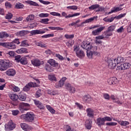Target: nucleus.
<instances>
[{
  "label": "nucleus",
  "instance_id": "obj_1",
  "mask_svg": "<svg viewBox=\"0 0 131 131\" xmlns=\"http://www.w3.org/2000/svg\"><path fill=\"white\" fill-rule=\"evenodd\" d=\"M34 114L32 112H28L26 114L20 116V118L26 122H33L34 120Z\"/></svg>",
  "mask_w": 131,
  "mask_h": 131
},
{
  "label": "nucleus",
  "instance_id": "obj_2",
  "mask_svg": "<svg viewBox=\"0 0 131 131\" xmlns=\"http://www.w3.org/2000/svg\"><path fill=\"white\" fill-rule=\"evenodd\" d=\"M0 71H5L11 67V63L8 60H2L0 61Z\"/></svg>",
  "mask_w": 131,
  "mask_h": 131
},
{
  "label": "nucleus",
  "instance_id": "obj_3",
  "mask_svg": "<svg viewBox=\"0 0 131 131\" xmlns=\"http://www.w3.org/2000/svg\"><path fill=\"white\" fill-rule=\"evenodd\" d=\"M74 51L75 52L77 57H78L80 59L84 58V56H85L84 52L80 50V49H79V47L78 46L76 45L74 46Z\"/></svg>",
  "mask_w": 131,
  "mask_h": 131
},
{
  "label": "nucleus",
  "instance_id": "obj_4",
  "mask_svg": "<svg viewBox=\"0 0 131 131\" xmlns=\"http://www.w3.org/2000/svg\"><path fill=\"white\" fill-rule=\"evenodd\" d=\"M81 47L84 50H86V51L92 50V49H93L94 51H97V50H98V47L94 46L93 47V46L91 45V43H86L85 41H83L82 42Z\"/></svg>",
  "mask_w": 131,
  "mask_h": 131
},
{
  "label": "nucleus",
  "instance_id": "obj_5",
  "mask_svg": "<svg viewBox=\"0 0 131 131\" xmlns=\"http://www.w3.org/2000/svg\"><path fill=\"white\" fill-rule=\"evenodd\" d=\"M7 43L8 44V49L13 50L14 49H16V44L15 43H17V45H20V41H19V39H15L12 42H7Z\"/></svg>",
  "mask_w": 131,
  "mask_h": 131
},
{
  "label": "nucleus",
  "instance_id": "obj_6",
  "mask_svg": "<svg viewBox=\"0 0 131 131\" xmlns=\"http://www.w3.org/2000/svg\"><path fill=\"white\" fill-rule=\"evenodd\" d=\"M19 110L20 111H27L30 109V105L28 103H25L24 102H21L19 104Z\"/></svg>",
  "mask_w": 131,
  "mask_h": 131
},
{
  "label": "nucleus",
  "instance_id": "obj_7",
  "mask_svg": "<svg viewBox=\"0 0 131 131\" xmlns=\"http://www.w3.org/2000/svg\"><path fill=\"white\" fill-rule=\"evenodd\" d=\"M116 59L110 58L107 60L108 67L111 69H113L116 67Z\"/></svg>",
  "mask_w": 131,
  "mask_h": 131
},
{
  "label": "nucleus",
  "instance_id": "obj_8",
  "mask_svg": "<svg viewBox=\"0 0 131 131\" xmlns=\"http://www.w3.org/2000/svg\"><path fill=\"white\" fill-rule=\"evenodd\" d=\"M89 9L91 11H93V10H96V9H98V10H97L96 12H103V11L105 10V9H104L102 7H100V5H99V4L93 5L89 7Z\"/></svg>",
  "mask_w": 131,
  "mask_h": 131
},
{
  "label": "nucleus",
  "instance_id": "obj_9",
  "mask_svg": "<svg viewBox=\"0 0 131 131\" xmlns=\"http://www.w3.org/2000/svg\"><path fill=\"white\" fill-rule=\"evenodd\" d=\"M5 126L6 130H8V128L10 129V130H13V129L16 127L14 123L12 121L9 122L8 124H5Z\"/></svg>",
  "mask_w": 131,
  "mask_h": 131
},
{
  "label": "nucleus",
  "instance_id": "obj_10",
  "mask_svg": "<svg viewBox=\"0 0 131 131\" xmlns=\"http://www.w3.org/2000/svg\"><path fill=\"white\" fill-rule=\"evenodd\" d=\"M129 67H130V64L129 63H125L120 66H118V69L120 70H125L126 69H128Z\"/></svg>",
  "mask_w": 131,
  "mask_h": 131
},
{
  "label": "nucleus",
  "instance_id": "obj_11",
  "mask_svg": "<svg viewBox=\"0 0 131 131\" xmlns=\"http://www.w3.org/2000/svg\"><path fill=\"white\" fill-rule=\"evenodd\" d=\"M104 29H105V27H101L96 30L93 31L92 34L93 35H99Z\"/></svg>",
  "mask_w": 131,
  "mask_h": 131
},
{
  "label": "nucleus",
  "instance_id": "obj_12",
  "mask_svg": "<svg viewBox=\"0 0 131 131\" xmlns=\"http://www.w3.org/2000/svg\"><path fill=\"white\" fill-rule=\"evenodd\" d=\"M34 103L37 106L39 109H40L41 110H42L45 109V106L42 104V103L39 101V100H38L37 99H34Z\"/></svg>",
  "mask_w": 131,
  "mask_h": 131
},
{
  "label": "nucleus",
  "instance_id": "obj_13",
  "mask_svg": "<svg viewBox=\"0 0 131 131\" xmlns=\"http://www.w3.org/2000/svg\"><path fill=\"white\" fill-rule=\"evenodd\" d=\"M61 15L63 17H65V18H71L72 17H75L76 16H79V15H80V13H74V14H72V15L69 14L68 15H67V13H66L65 12H62Z\"/></svg>",
  "mask_w": 131,
  "mask_h": 131
},
{
  "label": "nucleus",
  "instance_id": "obj_14",
  "mask_svg": "<svg viewBox=\"0 0 131 131\" xmlns=\"http://www.w3.org/2000/svg\"><path fill=\"white\" fill-rule=\"evenodd\" d=\"M20 126H21L22 129L25 131L30 130V129H31V127L25 123H20Z\"/></svg>",
  "mask_w": 131,
  "mask_h": 131
},
{
  "label": "nucleus",
  "instance_id": "obj_15",
  "mask_svg": "<svg viewBox=\"0 0 131 131\" xmlns=\"http://www.w3.org/2000/svg\"><path fill=\"white\" fill-rule=\"evenodd\" d=\"M8 76H14L16 74V71L14 69H10L6 72Z\"/></svg>",
  "mask_w": 131,
  "mask_h": 131
},
{
  "label": "nucleus",
  "instance_id": "obj_16",
  "mask_svg": "<svg viewBox=\"0 0 131 131\" xmlns=\"http://www.w3.org/2000/svg\"><path fill=\"white\" fill-rule=\"evenodd\" d=\"M30 33L32 35H35V34H42L46 33V31H41L40 30H34L31 31Z\"/></svg>",
  "mask_w": 131,
  "mask_h": 131
},
{
  "label": "nucleus",
  "instance_id": "obj_17",
  "mask_svg": "<svg viewBox=\"0 0 131 131\" xmlns=\"http://www.w3.org/2000/svg\"><path fill=\"white\" fill-rule=\"evenodd\" d=\"M122 5H120L118 7H115L113 9H112L110 12H108V14H112V13H115L116 12H118L119 11H121L123 10V8H121Z\"/></svg>",
  "mask_w": 131,
  "mask_h": 131
},
{
  "label": "nucleus",
  "instance_id": "obj_18",
  "mask_svg": "<svg viewBox=\"0 0 131 131\" xmlns=\"http://www.w3.org/2000/svg\"><path fill=\"white\" fill-rule=\"evenodd\" d=\"M96 123L98 126H101V125H104L105 124V121L104 118H98L97 120Z\"/></svg>",
  "mask_w": 131,
  "mask_h": 131
},
{
  "label": "nucleus",
  "instance_id": "obj_19",
  "mask_svg": "<svg viewBox=\"0 0 131 131\" xmlns=\"http://www.w3.org/2000/svg\"><path fill=\"white\" fill-rule=\"evenodd\" d=\"M87 115L89 117H91L93 118L94 117V115H95V113L94 112V110H92V108H89L86 109Z\"/></svg>",
  "mask_w": 131,
  "mask_h": 131
},
{
  "label": "nucleus",
  "instance_id": "obj_20",
  "mask_svg": "<svg viewBox=\"0 0 131 131\" xmlns=\"http://www.w3.org/2000/svg\"><path fill=\"white\" fill-rule=\"evenodd\" d=\"M33 87V83L30 82L27 84L23 89L24 92H28L30 90V88Z\"/></svg>",
  "mask_w": 131,
  "mask_h": 131
},
{
  "label": "nucleus",
  "instance_id": "obj_21",
  "mask_svg": "<svg viewBox=\"0 0 131 131\" xmlns=\"http://www.w3.org/2000/svg\"><path fill=\"white\" fill-rule=\"evenodd\" d=\"M48 63L53 67H57V66H58V62H56V61L54 59H50L48 61Z\"/></svg>",
  "mask_w": 131,
  "mask_h": 131
},
{
  "label": "nucleus",
  "instance_id": "obj_22",
  "mask_svg": "<svg viewBox=\"0 0 131 131\" xmlns=\"http://www.w3.org/2000/svg\"><path fill=\"white\" fill-rule=\"evenodd\" d=\"M16 35L17 36H25L27 34V31L23 30L17 32L15 33Z\"/></svg>",
  "mask_w": 131,
  "mask_h": 131
},
{
  "label": "nucleus",
  "instance_id": "obj_23",
  "mask_svg": "<svg viewBox=\"0 0 131 131\" xmlns=\"http://www.w3.org/2000/svg\"><path fill=\"white\" fill-rule=\"evenodd\" d=\"M31 62L34 66L36 67L40 66V64H41L40 61L38 59H33L31 61Z\"/></svg>",
  "mask_w": 131,
  "mask_h": 131
},
{
  "label": "nucleus",
  "instance_id": "obj_24",
  "mask_svg": "<svg viewBox=\"0 0 131 131\" xmlns=\"http://www.w3.org/2000/svg\"><path fill=\"white\" fill-rule=\"evenodd\" d=\"M112 34H113V33L112 32H111L108 30H107L103 32V35H104L105 38H108L109 36H111Z\"/></svg>",
  "mask_w": 131,
  "mask_h": 131
},
{
  "label": "nucleus",
  "instance_id": "obj_25",
  "mask_svg": "<svg viewBox=\"0 0 131 131\" xmlns=\"http://www.w3.org/2000/svg\"><path fill=\"white\" fill-rule=\"evenodd\" d=\"M116 61H117V66H119L118 64H120V63L124 62L125 61V59H124V58H123L121 56H119L117 57Z\"/></svg>",
  "mask_w": 131,
  "mask_h": 131
},
{
  "label": "nucleus",
  "instance_id": "obj_26",
  "mask_svg": "<svg viewBox=\"0 0 131 131\" xmlns=\"http://www.w3.org/2000/svg\"><path fill=\"white\" fill-rule=\"evenodd\" d=\"M45 69L48 72H53L54 71V68L48 64H46Z\"/></svg>",
  "mask_w": 131,
  "mask_h": 131
},
{
  "label": "nucleus",
  "instance_id": "obj_27",
  "mask_svg": "<svg viewBox=\"0 0 131 131\" xmlns=\"http://www.w3.org/2000/svg\"><path fill=\"white\" fill-rule=\"evenodd\" d=\"M111 99H112V100H114L115 103H116L117 104H120V105H122V102H120V101L118 100V98H117L115 96L111 95Z\"/></svg>",
  "mask_w": 131,
  "mask_h": 131
},
{
  "label": "nucleus",
  "instance_id": "obj_28",
  "mask_svg": "<svg viewBox=\"0 0 131 131\" xmlns=\"http://www.w3.org/2000/svg\"><path fill=\"white\" fill-rule=\"evenodd\" d=\"M16 52L18 53V54H24L25 53H28L27 49L25 48H21L20 49L17 50Z\"/></svg>",
  "mask_w": 131,
  "mask_h": 131
},
{
  "label": "nucleus",
  "instance_id": "obj_29",
  "mask_svg": "<svg viewBox=\"0 0 131 131\" xmlns=\"http://www.w3.org/2000/svg\"><path fill=\"white\" fill-rule=\"evenodd\" d=\"M83 100L84 102H86L87 103H89V102H91L93 99L90 95H85L83 97Z\"/></svg>",
  "mask_w": 131,
  "mask_h": 131
},
{
  "label": "nucleus",
  "instance_id": "obj_30",
  "mask_svg": "<svg viewBox=\"0 0 131 131\" xmlns=\"http://www.w3.org/2000/svg\"><path fill=\"white\" fill-rule=\"evenodd\" d=\"M18 98L19 96L16 94H12L10 96L11 100H12V101H13V102H18Z\"/></svg>",
  "mask_w": 131,
  "mask_h": 131
},
{
  "label": "nucleus",
  "instance_id": "obj_31",
  "mask_svg": "<svg viewBox=\"0 0 131 131\" xmlns=\"http://www.w3.org/2000/svg\"><path fill=\"white\" fill-rule=\"evenodd\" d=\"M26 3L29 5H30V6H34V7H38L39 6V5L36 3V2L32 1H27L26 2Z\"/></svg>",
  "mask_w": 131,
  "mask_h": 131
},
{
  "label": "nucleus",
  "instance_id": "obj_32",
  "mask_svg": "<svg viewBox=\"0 0 131 131\" xmlns=\"http://www.w3.org/2000/svg\"><path fill=\"white\" fill-rule=\"evenodd\" d=\"M67 79V78L64 77L59 81V84L60 88H62L65 84V81Z\"/></svg>",
  "mask_w": 131,
  "mask_h": 131
},
{
  "label": "nucleus",
  "instance_id": "obj_33",
  "mask_svg": "<svg viewBox=\"0 0 131 131\" xmlns=\"http://www.w3.org/2000/svg\"><path fill=\"white\" fill-rule=\"evenodd\" d=\"M86 54L89 59H93V56H94V53L93 51L90 50H87Z\"/></svg>",
  "mask_w": 131,
  "mask_h": 131
},
{
  "label": "nucleus",
  "instance_id": "obj_34",
  "mask_svg": "<svg viewBox=\"0 0 131 131\" xmlns=\"http://www.w3.org/2000/svg\"><path fill=\"white\" fill-rule=\"evenodd\" d=\"M85 125L87 129H91V128H92V121H86Z\"/></svg>",
  "mask_w": 131,
  "mask_h": 131
},
{
  "label": "nucleus",
  "instance_id": "obj_35",
  "mask_svg": "<svg viewBox=\"0 0 131 131\" xmlns=\"http://www.w3.org/2000/svg\"><path fill=\"white\" fill-rule=\"evenodd\" d=\"M34 20V15H29L26 18L27 22H31V21H33Z\"/></svg>",
  "mask_w": 131,
  "mask_h": 131
},
{
  "label": "nucleus",
  "instance_id": "obj_36",
  "mask_svg": "<svg viewBox=\"0 0 131 131\" xmlns=\"http://www.w3.org/2000/svg\"><path fill=\"white\" fill-rule=\"evenodd\" d=\"M19 62L23 65H26L27 64V58L26 57H21Z\"/></svg>",
  "mask_w": 131,
  "mask_h": 131
},
{
  "label": "nucleus",
  "instance_id": "obj_37",
  "mask_svg": "<svg viewBox=\"0 0 131 131\" xmlns=\"http://www.w3.org/2000/svg\"><path fill=\"white\" fill-rule=\"evenodd\" d=\"M97 18H98V16H94L93 17L86 19L83 23H90V22H92V21H94L95 19H96Z\"/></svg>",
  "mask_w": 131,
  "mask_h": 131
},
{
  "label": "nucleus",
  "instance_id": "obj_38",
  "mask_svg": "<svg viewBox=\"0 0 131 131\" xmlns=\"http://www.w3.org/2000/svg\"><path fill=\"white\" fill-rule=\"evenodd\" d=\"M4 37H9V34L5 32H0V38H4Z\"/></svg>",
  "mask_w": 131,
  "mask_h": 131
},
{
  "label": "nucleus",
  "instance_id": "obj_39",
  "mask_svg": "<svg viewBox=\"0 0 131 131\" xmlns=\"http://www.w3.org/2000/svg\"><path fill=\"white\" fill-rule=\"evenodd\" d=\"M18 99L20 101H25V100H26V96H25L24 94L20 93L18 96Z\"/></svg>",
  "mask_w": 131,
  "mask_h": 131
},
{
  "label": "nucleus",
  "instance_id": "obj_40",
  "mask_svg": "<svg viewBox=\"0 0 131 131\" xmlns=\"http://www.w3.org/2000/svg\"><path fill=\"white\" fill-rule=\"evenodd\" d=\"M48 78L49 80H51V81H57V79H56V77L54 75H49Z\"/></svg>",
  "mask_w": 131,
  "mask_h": 131
},
{
  "label": "nucleus",
  "instance_id": "obj_41",
  "mask_svg": "<svg viewBox=\"0 0 131 131\" xmlns=\"http://www.w3.org/2000/svg\"><path fill=\"white\" fill-rule=\"evenodd\" d=\"M15 8L16 9H23L24 8V5L20 3H17L15 5Z\"/></svg>",
  "mask_w": 131,
  "mask_h": 131
},
{
  "label": "nucleus",
  "instance_id": "obj_42",
  "mask_svg": "<svg viewBox=\"0 0 131 131\" xmlns=\"http://www.w3.org/2000/svg\"><path fill=\"white\" fill-rule=\"evenodd\" d=\"M46 108L48 109V110H49V111H50V112H51V113H52V114H55V112H56V111L50 105H47Z\"/></svg>",
  "mask_w": 131,
  "mask_h": 131
},
{
  "label": "nucleus",
  "instance_id": "obj_43",
  "mask_svg": "<svg viewBox=\"0 0 131 131\" xmlns=\"http://www.w3.org/2000/svg\"><path fill=\"white\" fill-rule=\"evenodd\" d=\"M48 28H49V29H51V30H63V28L59 27H49Z\"/></svg>",
  "mask_w": 131,
  "mask_h": 131
},
{
  "label": "nucleus",
  "instance_id": "obj_44",
  "mask_svg": "<svg viewBox=\"0 0 131 131\" xmlns=\"http://www.w3.org/2000/svg\"><path fill=\"white\" fill-rule=\"evenodd\" d=\"M111 80L113 82V84H116V83H118V80L115 77H113L111 78Z\"/></svg>",
  "mask_w": 131,
  "mask_h": 131
},
{
  "label": "nucleus",
  "instance_id": "obj_45",
  "mask_svg": "<svg viewBox=\"0 0 131 131\" xmlns=\"http://www.w3.org/2000/svg\"><path fill=\"white\" fill-rule=\"evenodd\" d=\"M5 18L8 20H11V19L13 18V14L11 13H8V14H6Z\"/></svg>",
  "mask_w": 131,
  "mask_h": 131
},
{
  "label": "nucleus",
  "instance_id": "obj_46",
  "mask_svg": "<svg viewBox=\"0 0 131 131\" xmlns=\"http://www.w3.org/2000/svg\"><path fill=\"white\" fill-rule=\"evenodd\" d=\"M29 44L27 43V41L26 40H24L21 41L20 47H28Z\"/></svg>",
  "mask_w": 131,
  "mask_h": 131
},
{
  "label": "nucleus",
  "instance_id": "obj_47",
  "mask_svg": "<svg viewBox=\"0 0 131 131\" xmlns=\"http://www.w3.org/2000/svg\"><path fill=\"white\" fill-rule=\"evenodd\" d=\"M49 21H50L49 18H43L41 20L40 23L43 24H49V23H48Z\"/></svg>",
  "mask_w": 131,
  "mask_h": 131
},
{
  "label": "nucleus",
  "instance_id": "obj_48",
  "mask_svg": "<svg viewBox=\"0 0 131 131\" xmlns=\"http://www.w3.org/2000/svg\"><path fill=\"white\" fill-rule=\"evenodd\" d=\"M36 45H37V47H41V48H46V45L41 42H36Z\"/></svg>",
  "mask_w": 131,
  "mask_h": 131
},
{
  "label": "nucleus",
  "instance_id": "obj_49",
  "mask_svg": "<svg viewBox=\"0 0 131 131\" xmlns=\"http://www.w3.org/2000/svg\"><path fill=\"white\" fill-rule=\"evenodd\" d=\"M36 45H37V47H41V48H46V45L41 42H36Z\"/></svg>",
  "mask_w": 131,
  "mask_h": 131
},
{
  "label": "nucleus",
  "instance_id": "obj_50",
  "mask_svg": "<svg viewBox=\"0 0 131 131\" xmlns=\"http://www.w3.org/2000/svg\"><path fill=\"white\" fill-rule=\"evenodd\" d=\"M53 36H54V34H48L42 36L41 37L42 38H48L49 37H52Z\"/></svg>",
  "mask_w": 131,
  "mask_h": 131
},
{
  "label": "nucleus",
  "instance_id": "obj_51",
  "mask_svg": "<svg viewBox=\"0 0 131 131\" xmlns=\"http://www.w3.org/2000/svg\"><path fill=\"white\" fill-rule=\"evenodd\" d=\"M49 14L48 13H40L39 14V17L40 18H46L47 17H49Z\"/></svg>",
  "mask_w": 131,
  "mask_h": 131
},
{
  "label": "nucleus",
  "instance_id": "obj_52",
  "mask_svg": "<svg viewBox=\"0 0 131 131\" xmlns=\"http://www.w3.org/2000/svg\"><path fill=\"white\" fill-rule=\"evenodd\" d=\"M64 37H66V38H67V39L73 38L74 37V34H72V35L66 34L64 35Z\"/></svg>",
  "mask_w": 131,
  "mask_h": 131
},
{
  "label": "nucleus",
  "instance_id": "obj_53",
  "mask_svg": "<svg viewBox=\"0 0 131 131\" xmlns=\"http://www.w3.org/2000/svg\"><path fill=\"white\" fill-rule=\"evenodd\" d=\"M22 57H21V56L17 55L15 56V60L17 63H19L20 61L21 60Z\"/></svg>",
  "mask_w": 131,
  "mask_h": 131
},
{
  "label": "nucleus",
  "instance_id": "obj_54",
  "mask_svg": "<svg viewBox=\"0 0 131 131\" xmlns=\"http://www.w3.org/2000/svg\"><path fill=\"white\" fill-rule=\"evenodd\" d=\"M115 28H116L115 26H111L110 27H108L107 30H108L109 31H111V32H113Z\"/></svg>",
  "mask_w": 131,
  "mask_h": 131
},
{
  "label": "nucleus",
  "instance_id": "obj_55",
  "mask_svg": "<svg viewBox=\"0 0 131 131\" xmlns=\"http://www.w3.org/2000/svg\"><path fill=\"white\" fill-rule=\"evenodd\" d=\"M105 38L104 33L101 35L96 37V39H104Z\"/></svg>",
  "mask_w": 131,
  "mask_h": 131
},
{
  "label": "nucleus",
  "instance_id": "obj_56",
  "mask_svg": "<svg viewBox=\"0 0 131 131\" xmlns=\"http://www.w3.org/2000/svg\"><path fill=\"white\" fill-rule=\"evenodd\" d=\"M12 115H14V116H16L20 113V112H19L18 110H13L12 111Z\"/></svg>",
  "mask_w": 131,
  "mask_h": 131
},
{
  "label": "nucleus",
  "instance_id": "obj_57",
  "mask_svg": "<svg viewBox=\"0 0 131 131\" xmlns=\"http://www.w3.org/2000/svg\"><path fill=\"white\" fill-rule=\"evenodd\" d=\"M40 96H41V90H39L36 93V97L39 98V97H40Z\"/></svg>",
  "mask_w": 131,
  "mask_h": 131
},
{
  "label": "nucleus",
  "instance_id": "obj_58",
  "mask_svg": "<svg viewBox=\"0 0 131 131\" xmlns=\"http://www.w3.org/2000/svg\"><path fill=\"white\" fill-rule=\"evenodd\" d=\"M121 125H123V126H126V125H128L129 124V122L127 121H121L120 123Z\"/></svg>",
  "mask_w": 131,
  "mask_h": 131
},
{
  "label": "nucleus",
  "instance_id": "obj_59",
  "mask_svg": "<svg viewBox=\"0 0 131 131\" xmlns=\"http://www.w3.org/2000/svg\"><path fill=\"white\" fill-rule=\"evenodd\" d=\"M8 55H9L10 57L13 58V57H15V52L14 51H9L7 53Z\"/></svg>",
  "mask_w": 131,
  "mask_h": 131
},
{
  "label": "nucleus",
  "instance_id": "obj_60",
  "mask_svg": "<svg viewBox=\"0 0 131 131\" xmlns=\"http://www.w3.org/2000/svg\"><path fill=\"white\" fill-rule=\"evenodd\" d=\"M78 7L76 6H72L67 7V9H70V10H77Z\"/></svg>",
  "mask_w": 131,
  "mask_h": 131
},
{
  "label": "nucleus",
  "instance_id": "obj_61",
  "mask_svg": "<svg viewBox=\"0 0 131 131\" xmlns=\"http://www.w3.org/2000/svg\"><path fill=\"white\" fill-rule=\"evenodd\" d=\"M104 122L105 121H112V118H111L110 117H103Z\"/></svg>",
  "mask_w": 131,
  "mask_h": 131
},
{
  "label": "nucleus",
  "instance_id": "obj_62",
  "mask_svg": "<svg viewBox=\"0 0 131 131\" xmlns=\"http://www.w3.org/2000/svg\"><path fill=\"white\" fill-rule=\"evenodd\" d=\"M64 86L66 87V89L69 91L70 89L71 88V84L69 83H67L64 84Z\"/></svg>",
  "mask_w": 131,
  "mask_h": 131
},
{
  "label": "nucleus",
  "instance_id": "obj_63",
  "mask_svg": "<svg viewBox=\"0 0 131 131\" xmlns=\"http://www.w3.org/2000/svg\"><path fill=\"white\" fill-rule=\"evenodd\" d=\"M5 6L6 8H9L10 9H11V8H12V7L13 6L12 5V4H11V3H9V2H6L5 3Z\"/></svg>",
  "mask_w": 131,
  "mask_h": 131
},
{
  "label": "nucleus",
  "instance_id": "obj_64",
  "mask_svg": "<svg viewBox=\"0 0 131 131\" xmlns=\"http://www.w3.org/2000/svg\"><path fill=\"white\" fill-rule=\"evenodd\" d=\"M69 91H70V93L74 94V93H75V88L73 86H71Z\"/></svg>",
  "mask_w": 131,
  "mask_h": 131
}]
</instances>
